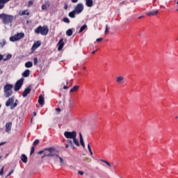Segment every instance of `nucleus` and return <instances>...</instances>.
Listing matches in <instances>:
<instances>
[{"mask_svg": "<svg viewBox=\"0 0 178 178\" xmlns=\"http://www.w3.org/2000/svg\"><path fill=\"white\" fill-rule=\"evenodd\" d=\"M13 172H15V170H12L6 176V177H9L11 175H13Z\"/></svg>", "mask_w": 178, "mask_h": 178, "instance_id": "obj_38", "label": "nucleus"}, {"mask_svg": "<svg viewBox=\"0 0 178 178\" xmlns=\"http://www.w3.org/2000/svg\"><path fill=\"white\" fill-rule=\"evenodd\" d=\"M9 59H12V54H8L6 56V58H3V61H4V62H6V60H9Z\"/></svg>", "mask_w": 178, "mask_h": 178, "instance_id": "obj_28", "label": "nucleus"}, {"mask_svg": "<svg viewBox=\"0 0 178 178\" xmlns=\"http://www.w3.org/2000/svg\"><path fill=\"white\" fill-rule=\"evenodd\" d=\"M63 22H64L65 23H70V20L69 18H67V17L64 18V19H63Z\"/></svg>", "mask_w": 178, "mask_h": 178, "instance_id": "obj_36", "label": "nucleus"}, {"mask_svg": "<svg viewBox=\"0 0 178 178\" xmlns=\"http://www.w3.org/2000/svg\"><path fill=\"white\" fill-rule=\"evenodd\" d=\"M54 149L52 147L44 149V156H54L55 152H54Z\"/></svg>", "mask_w": 178, "mask_h": 178, "instance_id": "obj_7", "label": "nucleus"}, {"mask_svg": "<svg viewBox=\"0 0 178 178\" xmlns=\"http://www.w3.org/2000/svg\"><path fill=\"white\" fill-rule=\"evenodd\" d=\"M53 158L55 159V161H59L60 163L62 165L65 163V160L56 153L54 154Z\"/></svg>", "mask_w": 178, "mask_h": 178, "instance_id": "obj_10", "label": "nucleus"}, {"mask_svg": "<svg viewBox=\"0 0 178 178\" xmlns=\"http://www.w3.org/2000/svg\"><path fill=\"white\" fill-rule=\"evenodd\" d=\"M84 161H86L88 162H91V159L88 158V157H86Z\"/></svg>", "mask_w": 178, "mask_h": 178, "instance_id": "obj_42", "label": "nucleus"}, {"mask_svg": "<svg viewBox=\"0 0 178 178\" xmlns=\"http://www.w3.org/2000/svg\"><path fill=\"white\" fill-rule=\"evenodd\" d=\"M3 1V3H8V2H9L10 0H1Z\"/></svg>", "mask_w": 178, "mask_h": 178, "instance_id": "obj_48", "label": "nucleus"}, {"mask_svg": "<svg viewBox=\"0 0 178 178\" xmlns=\"http://www.w3.org/2000/svg\"><path fill=\"white\" fill-rule=\"evenodd\" d=\"M109 28L108 27V25H106V30H105V34L106 35V34H108V33H109Z\"/></svg>", "mask_w": 178, "mask_h": 178, "instance_id": "obj_37", "label": "nucleus"}, {"mask_svg": "<svg viewBox=\"0 0 178 178\" xmlns=\"http://www.w3.org/2000/svg\"><path fill=\"white\" fill-rule=\"evenodd\" d=\"M72 3H77L79 2V0H71Z\"/></svg>", "mask_w": 178, "mask_h": 178, "instance_id": "obj_45", "label": "nucleus"}, {"mask_svg": "<svg viewBox=\"0 0 178 178\" xmlns=\"http://www.w3.org/2000/svg\"><path fill=\"white\" fill-rule=\"evenodd\" d=\"M2 60H3V55L0 54V61Z\"/></svg>", "mask_w": 178, "mask_h": 178, "instance_id": "obj_49", "label": "nucleus"}, {"mask_svg": "<svg viewBox=\"0 0 178 178\" xmlns=\"http://www.w3.org/2000/svg\"><path fill=\"white\" fill-rule=\"evenodd\" d=\"M23 77H29L30 76V70H26L23 73H22Z\"/></svg>", "mask_w": 178, "mask_h": 178, "instance_id": "obj_20", "label": "nucleus"}, {"mask_svg": "<svg viewBox=\"0 0 178 178\" xmlns=\"http://www.w3.org/2000/svg\"><path fill=\"white\" fill-rule=\"evenodd\" d=\"M79 175H80L81 176H83V175H84V172L83 171H78Z\"/></svg>", "mask_w": 178, "mask_h": 178, "instance_id": "obj_44", "label": "nucleus"}, {"mask_svg": "<svg viewBox=\"0 0 178 178\" xmlns=\"http://www.w3.org/2000/svg\"><path fill=\"white\" fill-rule=\"evenodd\" d=\"M74 10H75L76 15H80V13H81V12L84 10V6L83 5V3H78Z\"/></svg>", "mask_w": 178, "mask_h": 178, "instance_id": "obj_9", "label": "nucleus"}, {"mask_svg": "<svg viewBox=\"0 0 178 178\" xmlns=\"http://www.w3.org/2000/svg\"><path fill=\"white\" fill-rule=\"evenodd\" d=\"M13 88V85L7 83L3 87V91H4V97L6 98H9V97H11L12 94H13V92L12 91V89Z\"/></svg>", "mask_w": 178, "mask_h": 178, "instance_id": "obj_4", "label": "nucleus"}, {"mask_svg": "<svg viewBox=\"0 0 178 178\" xmlns=\"http://www.w3.org/2000/svg\"><path fill=\"white\" fill-rule=\"evenodd\" d=\"M21 161L24 163H27V156H26V154H22L21 155Z\"/></svg>", "mask_w": 178, "mask_h": 178, "instance_id": "obj_18", "label": "nucleus"}, {"mask_svg": "<svg viewBox=\"0 0 178 178\" xmlns=\"http://www.w3.org/2000/svg\"><path fill=\"white\" fill-rule=\"evenodd\" d=\"M79 87L78 86H74L70 91V92H74V91H77Z\"/></svg>", "mask_w": 178, "mask_h": 178, "instance_id": "obj_25", "label": "nucleus"}, {"mask_svg": "<svg viewBox=\"0 0 178 178\" xmlns=\"http://www.w3.org/2000/svg\"><path fill=\"white\" fill-rule=\"evenodd\" d=\"M19 15L20 16H24V15H26L27 16H29V15H30V13L27 12V10H26L19 13Z\"/></svg>", "mask_w": 178, "mask_h": 178, "instance_id": "obj_26", "label": "nucleus"}, {"mask_svg": "<svg viewBox=\"0 0 178 178\" xmlns=\"http://www.w3.org/2000/svg\"><path fill=\"white\" fill-rule=\"evenodd\" d=\"M0 45H1V48H3V47L6 45V40H1V42H0Z\"/></svg>", "mask_w": 178, "mask_h": 178, "instance_id": "obj_29", "label": "nucleus"}, {"mask_svg": "<svg viewBox=\"0 0 178 178\" xmlns=\"http://www.w3.org/2000/svg\"><path fill=\"white\" fill-rule=\"evenodd\" d=\"M95 52H97V50H95V51H92V54H95Z\"/></svg>", "mask_w": 178, "mask_h": 178, "instance_id": "obj_56", "label": "nucleus"}, {"mask_svg": "<svg viewBox=\"0 0 178 178\" xmlns=\"http://www.w3.org/2000/svg\"><path fill=\"white\" fill-rule=\"evenodd\" d=\"M76 15H77V13H76L74 10L68 14L70 17H72V19H74V17H76Z\"/></svg>", "mask_w": 178, "mask_h": 178, "instance_id": "obj_21", "label": "nucleus"}, {"mask_svg": "<svg viewBox=\"0 0 178 178\" xmlns=\"http://www.w3.org/2000/svg\"><path fill=\"white\" fill-rule=\"evenodd\" d=\"M66 34L68 37H71V35H73V31L72 29H68L67 31H66Z\"/></svg>", "mask_w": 178, "mask_h": 178, "instance_id": "obj_24", "label": "nucleus"}, {"mask_svg": "<svg viewBox=\"0 0 178 178\" xmlns=\"http://www.w3.org/2000/svg\"><path fill=\"white\" fill-rule=\"evenodd\" d=\"M5 143H6V142L0 143V146H1V145H3V144H5Z\"/></svg>", "mask_w": 178, "mask_h": 178, "instance_id": "obj_53", "label": "nucleus"}, {"mask_svg": "<svg viewBox=\"0 0 178 178\" xmlns=\"http://www.w3.org/2000/svg\"><path fill=\"white\" fill-rule=\"evenodd\" d=\"M22 38H24V33H18L15 34L14 36L10 38V41L12 42H15V41H19V40H22Z\"/></svg>", "mask_w": 178, "mask_h": 178, "instance_id": "obj_6", "label": "nucleus"}, {"mask_svg": "<svg viewBox=\"0 0 178 178\" xmlns=\"http://www.w3.org/2000/svg\"><path fill=\"white\" fill-rule=\"evenodd\" d=\"M45 153V149H44V150H42V151H40V152H38V154L39 155H41V154H44Z\"/></svg>", "mask_w": 178, "mask_h": 178, "instance_id": "obj_40", "label": "nucleus"}, {"mask_svg": "<svg viewBox=\"0 0 178 178\" xmlns=\"http://www.w3.org/2000/svg\"><path fill=\"white\" fill-rule=\"evenodd\" d=\"M25 67H28V68L33 67V62L31 61L26 62L25 63Z\"/></svg>", "mask_w": 178, "mask_h": 178, "instance_id": "obj_23", "label": "nucleus"}, {"mask_svg": "<svg viewBox=\"0 0 178 178\" xmlns=\"http://www.w3.org/2000/svg\"><path fill=\"white\" fill-rule=\"evenodd\" d=\"M88 151H91V147L90 146V144H88Z\"/></svg>", "mask_w": 178, "mask_h": 178, "instance_id": "obj_50", "label": "nucleus"}, {"mask_svg": "<svg viewBox=\"0 0 178 178\" xmlns=\"http://www.w3.org/2000/svg\"><path fill=\"white\" fill-rule=\"evenodd\" d=\"M96 41H97V42H99L102 41V38H97V39L96 40Z\"/></svg>", "mask_w": 178, "mask_h": 178, "instance_id": "obj_47", "label": "nucleus"}, {"mask_svg": "<svg viewBox=\"0 0 178 178\" xmlns=\"http://www.w3.org/2000/svg\"><path fill=\"white\" fill-rule=\"evenodd\" d=\"M1 19L3 24H12L13 20H15V17L13 15L2 13L1 14Z\"/></svg>", "mask_w": 178, "mask_h": 178, "instance_id": "obj_2", "label": "nucleus"}, {"mask_svg": "<svg viewBox=\"0 0 178 178\" xmlns=\"http://www.w3.org/2000/svg\"><path fill=\"white\" fill-rule=\"evenodd\" d=\"M94 2L92 0H86V5L88 6V8H92Z\"/></svg>", "mask_w": 178, "mask_h": 178, "instance_id": "obj_16", "label": "nucleus"}, {"mask_svg": "<svg viewBox=\"0 0 178 178\" xmlns=\"http://www.w3.org/2000/svg\"><path fill=\"white\" fill-rule=\"evenodd\" d=\"M79 140H83V135L81 134V133H79Z\"/></svg>", "mask_w": 178, "mask_h": 178, "instance_id": "obj_46", "label": "nucleus"}, {"mask_svg": "<svg viewBox=\"0 0 178 178\" xmlns=\"http://www.w3.org/2000/svg\"><path fill=\"white\" fill-rule=\"evenodd\" d=\"M69 102H70V104H71L72 103V100H70Z\"/></svg>", "mask_w": 178, "mask_h": 178, "instance_id": "obj_60", "label": "nucleus"}, {"mask_svg": "<svg viewBox=\"0 0 178 178\" xmlns=\"http://www.w3.org/2000/svg\"><path fill=\"white\" fill-rule=\"evenodd\" d=\"M3 169H4V167L3 166L0 171V176H2L3 175Z\"/></svg>", "mask_w": 178, "mask_h": 178, "instance_id": "obj_39", "label": "nucleus"}, {"mask_svg": "<svg viewBox=\"0 0 178 178\" xmlns=\"http://www.w3.org/2000/svg\"><path fill=\"white\" fill-rule=\"evenodd\" d=\"M34 154V147H32L31 149V155H33Z\"/></svg>", "mask_w": 178, "mask_h": 178, "instance_id": "obj_41", "label": "nucleus"}, {"mask_svg": "<svg viewBox=\"0 0 178 178\" xmlns=\"http://www.w3.org/2000/svg\"><path fill=\"white\" fill-rule=\"evenodd\" d=\"M30 92H31V86H28L22 92V97L24 98H26V97H27V95Z\"/></svg>", "mask_w": 178, "mask_h": 178, "instance_id": "obj_11", "label": "nucleus"}, {"mask_svg": "<svg viewBox=\"0 0 178 178\" xmlns=\"http://www.w3.org/2000/svg\"><path fill=\"white\" fill-rule=\"evenodd\" d=\"M56 111L58 112V115L60 113V109L59 108H56Z\"/></svg>", "mask_w": 178, "mask_h": 178, "instance_id": "obj_43", "label": "nucleus"}, {"mask_svg": "<svg viewBox=\"0 0 178 178\" xmlns=\"http://www.w3.org/2000/svg\"><path fill=\"white\" fill-rule=\"evenodd\" d=\"M45 158V156H42V159H44Z\"/></svg>", "mask_w": 178, "mask_h": 178, "instance_id": "obj_59", "label": "nucleus"}, {"mask_svg": "<svg viewBox=\"0 0 178 178\" xmlns=\"http://www.w3.org/2000/svg\"><path fill=\"white\" fill-rule=\"evenodd\" d=\"M138 19H143V16L139 17Z\"/></svg>", "mask_w": 178, "mask_h": 178, "instance_id": "obj_57", "label": "nucleus"}, {"mask_svg": "<svg viewBox=\"0 0 178 178\" xmlns=\"http://www.w3.org/2000/svg\"><path fill=\"white\" fill-rule=\"evenodd\" d=\"M33 116H37V113L34 112L33 113Z\"/></svg>", "mask_w": 178, "mask_h": 178, "instance_id": "obj_55", "label": "nucleus"}, {"mask_svg": "<svg viewBox=\"0 0 178 178\" xmlns=\"http://www.w3.org/2000/svg\"><path fill=\"white\" fill-rule=\"evenodd\" d=\"M5 8V4L3 3L2 0H0V10L3 9Z\"/></svg>", "mask_w": 178, "mask_h": 178, "instance_id": "obj_31", "label": "nucleus"}, {"mask_svg": "<svg viewBox=\"0 0 178 178\" xmlns=\"http://www.w3.org/2000/svg\"><path fill=\"white\" fill-rule=\"evenodd\" d=\"M65 148H69V145L65 144Z\"/></svg>", "mask_w": 178, "mask_h": 178, "instance_id": "obj_54", "label": "nucleus"}, {"mask_svg": "<svg viewBox=\"0 0 178 178\" xmlns=\"http://www.w3.org/2000/svg\"><path fill=\"white\" fill-rule=\"evenodd\" d=\"M67 88H67V86H65L63 87V89H64V90H67Z\"/></svg>", "mask_w": 178, "mask_h": 178, "instance_id": "obj_52", "label": "nucleus"}, {"mask_svg": "<svg viewBox=\"0 0 178 178\" xmlns=\"http://www.w3.org/2000/svg\"><path fill=\"white\" fill-rule=\"evenodd\" d=\"M2 159V156H0V159Z\"/></svg>", "mask_w": 178, "mask_h": 178, "instance_id": "obj_64", "label": "nucleus"}, {"mask_svg": "<svg viewBox=\"0 0 178 178\" xmlns=\"http://www.w3.org/2000/svg\"><path fill=\"white\" fill-rule=\"evenodd\" d=\"M64 9H67V6H66L64 8Z\"/></svg>", "mask_w": 178, "mask_h": 178, "instance_id": "obj_58", "label": "nucleus"}, {"mask_svg": "<svg viewBox=\"0 0 178 178\" xmlns=\"http://www.w3.org/2000/svg\"><path fill=\"white\" fill-rule=\"evenodd\" d=\"M80 144L83 147V148H86V144L84 143V139L80 140Z\"/></svg>", "mask_w": 178, "mask_h": 178, "instance_id": "obj_30", "label": "nucleus"}, {"mask_svg": "<svg viewBox=\"0 0 178 178\" xmlns=\"http://www.w3.org/2000/svg\"><path fill=\"white\" fill-rule=\"evenodd\" d=\"M33 4H34V0H31L28 3V7L30 8V6H31V5H33Z\"/></svg>", "mask_w": 178, "mask_h": 178, "instance_id": "obj_34", "label": "nucleus"}, {"mask_svg": "<svg viewBox=\"0 0 178 178\" xmlns=\"http://www.w3.org/2000/svg\"><path fill=\"white\" fill-rule=\"evenodd\" d=\"M89 152H90V154L91 155V156H92V150L89 151Z\"/></svg>", "mask_w": 178, "mask_h": 178, "instance_id": "obj_51", "label": "nucleus"}, {"mask_svg": "<svg viewBox=\"0 0 178 178\" xmlns=\"http://www.w3.org/2000/svg\"><path fill=\"white\" fill-rule=\"evenodd\" d=\"M70 106H72V103H70Z\"/></svg>", "mask_w": 178, "mask_h": 178, "instance_id": "obj_63", "label": "nucleus"}, {"mask_svg": "<svg viewBox=\"0 0 178 178\" xmlns=\"http://www.w3.org/2000/svg\"><path fill=\"white\" fill-rule=\"evenodd\" d=\"M35 34H41V35H47L49 33V29L47 26H40L35 30Z\"/></svg>", "mask_w": 178, "mask_h": 178, "instance_id": "obj_5", "label": "nucleus"}, {"mask_svg": "<svg viewBox=\"0 0 178 178\" xmlns=\"http://www.w3.org/2000/svg\"><path fill=\"white\" fill-rule=\"evenodd\" d=\"M86 29H87V24H84L83 26H82L80 29H79V33H81V32L83 31V30H86Z\"/></svg>", "mask_w": 178, "mask_h": 178, "instance_id": "obj_27", "label": "nucleus"}, {"mask_svg": "<svg viewBox=\"0 0 178 178\" xmlns=\"http://www.w3.org/2000/svg\"><path fill=\"white\" fill-rule=\"evenodd\" d=\"M38 103L40 105H42V106L45 104V101L44 100V97L42 95L39 96Z\"/></svg>", "mask_w": 178, "mask_h": 178, "instance_id": "obj_17", "label": "nucleus"}, {"mask_svg": "<svg viewBox=\"0 0 178 178\" xmlns=\"http://www.w3.org/2000/svg\"><path fill=\"white\" fill-rule=\"evenodd\" d=\"M1 106H2V105L0 104V109H1Z\"/></svg>", "mask_w": 178, "mask_h": 178, "instance_id": "obj_62", "label": "nucleus"}, {"mask_svg": "<svg viewBox=\"0 0 178 178\" xmlns=\"http://www.w3.org/2000/svg\"><path fill=\"white\" fill-rule=\"evenodd\" d=\"M19 105V100L16 99L15 101V97H12L8 99V101L6 102V106L9 107L13 111L16 106Z\"/></svg>", "mask_w": 178, "mask_h": 178, "instance_id": "obj_3", "label": "nucleus"}, {"mask_svg": "<svg viewBox=\"0 0 178 178\" xmlns=\"http://www.w3.org/2000/svg\"><path fill=\"white\" fill-rule=\"evenodd\" d=\"M67 84H69V81H67Z\"/></svg>", "mask_w": 178, "mask_h": 178, "instance_id": "obj_61", "label": "nucleus"}, {"mask_svg": "<svg viewBox=\"0 0 178 178\" xmlns=\"http://www.w3.org/2000/svg\"><path fill=\"white\" fill-rule=\"evenodd\" d=\"M10 130H12V122H8L6 124V131L10 133Z\"/></svg>", "mask_w": 178, "mask_h": 178, "instance_id": "obj_13", "label": "nucleus"}, {"mask_svg": "<svg viewBox=\"0 0 178 178\" xmlns=\"http://www.w3.org/2000/svg\"><path fill=\"white\" fill-rule=\"evenodd\" d=\"M33 63H34V65L35 66L38 63V58H33Z\"/></svg>", "mask_w": 178, "mask_h": 178, "instance_id": "obj_35", "label": "nucleus"}, {"mask_svg": "<svg viewBox=\"0 0 178 178\" xmlns=\"http://www.w3.org/2000/svg\"><path fill=\"white\" fill-rule=\"evenodd\" d=\"M49 6H51L49 1H45L44 3L42 6V10H47Z\"/></svg>", "mask_w": 178, "mask_h": 178, "instance_id": "obj_15", "label": "nucleus"}, {"mask_svg": "<svg viewBox=\"0 0 178 178\" xmlns=\"http://www.w3.org/2000/svg\"><path fill=\"white\" fill-rule=\"evenodd\" d=\"M39 143H40V140L36 139V140L33 142V145L34 147H35V145H38V144H39Z\"/></svg>", "mask_w": 178, "mask_h": 178, "instance_id": "obj_33", "label": "nucleus"}, {"mask_svg": "<svg viewBox=\"0 0 178 178\" xmlns=\"http://www.w3.org/2000/svg\"><path fill=\"white\" fill-rule=\"evenodd\" d=\"M23 81H24V79L22 78L15 83L14 88L15 91L17 92L19 90H20V88H22L23 86Z\"/></svg>", "mask_w": 178, "mask_h": 178, "instance_id": "obj_8", "label": "nucleus"}, {"mask_svg": "<svg viewBox=\"0 0 178 178\" xmlns=\"http://www.w3.org/2000/svg\"><path fill=\"white\" fill-rule=\"evenodd\" d=\"M40 46H41V42L38 41L35 42L31 47L32 52H34V51H35V49H37V48L40 47Z\"/></svg>", "mask_w": 178, "mask_h": 178, "instance_id": "obj_12", "label": "nucleus"}, {"mask_svg": "<svg viewBox=\"0 0 178 178\" xmlns=\"http://www.w3.org/2000/svg\"><path fill=\"white\" fill-rule=\"evenodd\" d=\"M102 162H104V163H106V165H107L108 166H109V168H111L112 166V165H111L108 161H105V160H101Z\"/></svg>", "mask_w": 178, "mask_h": 178, "instance_id": "obj_32", "label": "nucleus"}, {"mask_svg": "<svg viewBox=\"0 0 178 178\" xmlns=\"http://www.w3.org/2000/svg\"><path fill=\"white\" fill-rule=\"evenodd\" d=\"M158 15V10L150 11L147 13L148 16H155Z\"/></svg>", "mask_w": 178, "mask_h": 178, "instance_id": "obj_22", "label": "nucleus"}, {"mask_svg": "<svg viewBox=\"0 0 178 178\" xmlns=\"http://www.w3.org/2000/svg\"><path fill=\"white\" fill-rule=\"evenodd\" d=\"M123 80H124V77L120 76L116 78L117 83H119L121 84V83H123Z\"/></svg>", "mask_w": 178, "mask_h": 178, "instance_id": "obj_19", "label": "nucleus"}, {"mask_svg": "<svg viewBox=\"0 0 178 178\" xmlns=\"http://www.w3.org/2000/svg\"><path fill=\"white\" fill-rule=\"evenodd\" d=\"M64 136L65 138H67V143L70 144V146L72 149H74L76 147L74 146L76 145V147H80V142H79V139H77V132L75 131H65L64 132ZM74 143V144H73Z\"/></svg>", "mask_w": 178, "mask_h": 178, "instance_id": "obj_1", "label": "nucleus"}, {"mask_svg": "<svg viewBox=\"0 0 178 178\" xmlns=\"http://www.w3.org/2000/svg\"><path fill=\"white\" fill-rule=\"evenodd\" d=\"M64 45H65V42H63V39H60L58 43V51H61Z\"/></svg>", "mask_w": 178, "mask_h": 178, "instance_id": "obj_14", "label": "nucleus"}]
</instances>
